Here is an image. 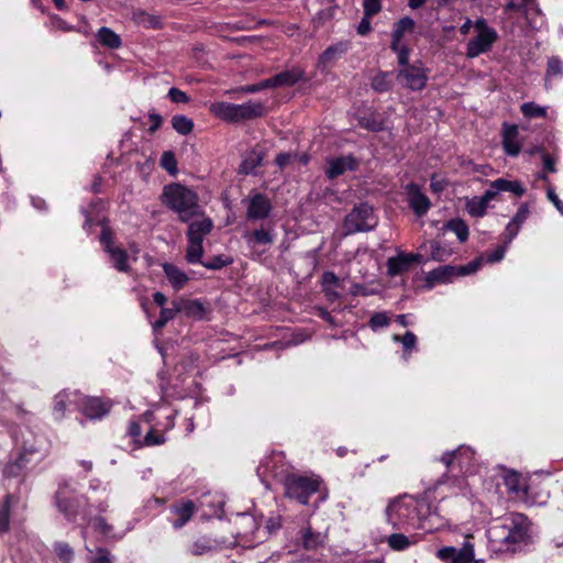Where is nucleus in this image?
Wrapping results in <instances>:
<instances>
[{"mask_svg": "<svg viewBox=\"0 0 563 563\" xmlns=\"http://www.w3.org/2000/svg\"><path fill=\"white\" fill-rule=\"evenodd\" d=\"M489 550L494 553L516 552L530 541V522L519 512H512L487 530Z\"/></svg>", "mask_w": 563, "mask_h": 563, "instance_id": "nucleus-1", "label": "nucleus"}, {"mask_svg": "<svg viewBox=\"0 0 563 563\" xmlns=\"http://www.w3.org/2000/svg\"><path fill=\"white\" fill-rule=\"evenodd\" d=\"M428 511L429 505L423 499L402 495L389 503L386 517L395 529H419Z\"/></svg>", "mask_w": 563, "mask_h": 563, "instance_id": "nucleus-2", "label": "nucleus"}, {"mask_svg": "<svg viewBox=\"0 0 563 563\" xmlns=\"http://www.w3.org/2000/svg\"><path fill=\"white\" fill-rule=\"evenodd\" d=\"M162 202L176 212L183 222H189L207 218L198 202L197 194L180 184H170L164 187Z\"/></svg>", "mask_w": 563, "mask_h": 563, "instance_id": "nucleus-3", "label": "nucleus"}, {"mask_svg": "<svg viewBox=\"0 0 563 563\" xmlns=\"http://www.w3.org/2000/svg\"><path fill=\"white\" fill-rule=\"evenodd\" d=\"M213 228L212 220L210 218H202L194 221L188 225L187 230V249H186V261L190 264H202L209 269H220L229 264L227 258L222 256H216L209 261L202 262L203 255V240L211 232Z\"/></svg>", "mask_w": 563, "mask_h": 563, "instance_id": "nucleus-4", "label": "nucleus"}, {"mask_svg": "<svg viewBox=\"0 0 563 563\" xmlns=\"http://www.w3.org/2000/svg\"><path fill=\"white\" fill-rule=\"evenodd\" d=\"M48 448L49 443L45 437L35 435L26 429L25 432H22V452L14 461H10L4 466V476L19 477L29 463L41 461Z\"/></svg>", "mask_w": 563, "mask_h": 563, "instance_id": "nucleus-5", "label": "nucleus"}, {"mask_svg": "<svg viewBox=\"0 0 563 563\" xmlns=\"http://www.w3.org/2000/svg\"><path fill=\"white\" fill-rule=\"evenodd\" d=\"M177 413V410L168 405L157 406L144 413V422L147 426L145 446L159 445L166 441L165 433L174 428Z\"/></svg>", "mask_w": 563, "mask_h": 563, "instance_id": "nucleus-6", "label": "nucleus"}, {"mask_svg": "<svg viewBox=\"0 0 563 563\" xmlns=\"http://www.w3.org/2000/svg\"><path fill=\"white\" fill-rule=\"evenodd\" d=\"M84 501L85 497L82 495H76L75 489L68 482L60 484L55 495L56 507L69 521L76 519Z\"/></svg>", "mask_w": 563, "mask_h": 563, "instance_id": "nucleus-7", "label": "nucleus"}, {"mask_svg": "<svg viewBox=\"0 0 563 563\" xmlns=\"http://www.w3.org/2000/svg\"><path fill=\"white\" fill-rule=\"evenodd\" d=\"M376 225L373 208L367 203H361L353 208V210L344 219L345 234H353L356 232L369 231Z\"/></svg>", "mask_w": 563, "mask_h": 563, "instance_id": "nucleus-8", "label": "nucleus"}, {"mask_svg": "<svg viewBox=\"0 0 563 563\" xmlns=\"http://www.w3.org/2000/svg\"><path fill=\"white\" fill-rule=\"evenodd\" d=\"M474 26L478 34L467 42L466 55L470 58L477 57L488 52L497 40L496 31L487 25L485 19H478Z\"/></svg>", "mask_w": 563, "mask_h": 563, "instance_id": "nucleus-9", "label": "nucleus"}, {"mask_svg": "<svg viewBox=\"0 0 563 563\" xmlns=\"http://www.w3.org/2000/svg\"><path fill=\"white\" fill-rule=\"evenodd\" d=\"M319 484L317 478L291 475L285 481L286 495L306 505L310 496L318 490Z\"/></svg>", "mask_w": 563, "mask_h": 563, "instance_id": "nucleus-10", "label": "nucleus"}, {"mask_svg": "<svg viewBox=\"0 0 563 563\" xmlns=\"http://www.w3.org/2000/svg\"><path fill=\"white\" fill-rule=\"evenodd\" d=\"M100 243L104 252L109 255L113 267L119 272L128 273L130 271L128 253L123 249L114 245L112 232L107 227L102 228Z\"/></svg>", "mask_w": 563, "mask_h": 563, "instance_id": "nucleus-11", "label": "nucleus"}, {"mask_svg": "<svg viewBox=\"0 0 563 563\" xmlns=\"http://www.w3.org/2000/svg\"><path fill=\"white\" fill-rule=\"evenodd\" d=\"M209 112L217 119L228 123H239L246 118V106L228 101H214L209 104Z\"/></svg>", "mask_w": 563, "mask_h": 563, "instance_id": "nucleus-12", "label": "nucleus"}, {"mask_svg": "<svg viewBox=\"0 0 563 563\" xmlns=\"http://www.w3.org/2000/svg\"><path fill=\"white\" fill-rule=\"evenodd\" d=\"M397 79L410 90H422L428 80L427 69L420 63H415L410 67L400 68Z\"/></svg>", "mask_w": 563, "mask_h": 563, "instance_id": "nucleus-13", "label": "nucleus"}, {"mask_svg": "<svg viewBox=\"0 0 563 563\" xmlns=\"http://www.w3.org/2000/svg\"><path fill=\"white\" fill-rule=\"evenodd\" d=\"M81 394L78 391L62 390L53 399L52 413L55 420H62L67 412L78 410Z\"/></svg>", "mask_w": 563, "mask_h": 563, "instance_id": "nucleus-14", "label": "nucleus"}, {"mask_svg": "<svg viewBox=\"0 0 563 563\" xmlns=\"http://www.w3.org/2000/svg\"><path fill=\"white\" fill-rule=\"evenodd\" d=\"M305 71L301 68H292L289 70L282 71L277 74L276 76L266 79L262 81L258 85H249V93L250 92H256L261 89L267 88V87H276V86H291L299 80L303 79Z\"/></svg>", "mask_w": 563, "mask_h": 563, "instance_id": "nucleus-15", "label": "nucleus"}, {"mask_svg": "<svg viewBox=\"0 0 563 563\" xmlns=\"http://www.w3.org/2000/svg\"><path fill=\"white\" fill-rule=\"evenodd\" d=\"M112 402L109 399L81 395L78 410L89 419H101L109 413Z\"/></svg>", "mask_w": 563, "mask_h": 563, "instance_id": "nucleus-16", "label": "nucleus"}, {"mask_svg": "<svg viewBox=\"0 0 563 563\" xmlns=\"http://www.w3.org/2000/svg\"><path fill=\"white\" fill-rule=\"evenodd\" d=\"M197 507L194 501L189 499H181L169 507L168 521L174 529L183 528L192 518Z\"/></svg>", "mask_w": 563, "mask_h": 563, "instance_id": "nucleus-17", "label": "nucleus"}, {"mask_svg": "<svg viewBox=\"0 0 563 563\" xmlns=\"http://www.w3.org/2000/svg\"><path fill=\"white\" fill-rule=\"evenodd\" d=\"M350 45L347 42H338L323 51L317 60L316 67L321 73L329 71L334 64L347 52Z\"/></svg>", "mask_w": 563, "mask_h": 563, "instance_id": "nucleus-18", "label": "nucleus"}, {"mask_svg": "<svg viewBox=\"0 0 563 563\" xmlns=\"http://www.w3.org/2000/svg\"><path fill=\"white\" fill-rule=\"evenodd\" d=\"M407 201L409 207L418 216H424L431 207L430 199L421 191L417 184L406 186Z\"/></svg>", "mask_w": 563, "mask_h": 563, "instance_id": "nucleus-19", "label": "nucleus"}, {"mask_svg": "<svg viewBox=\"0 0 563 563\" xmlns=\"http://www.w3.org/2000/svg\"><path fill=\"white\" fill-rule=\"evenodd\" d=\"M172 306L187 318L202 320L207 314L205 305L197 299L178 298L172 302Z\"/></svg>", "mask_w": 563, "mask_h": 563, "instance_id": "nucleus-20", "label": "nucleus"}, {"mask_svg": "<svg viewBox=\"0 0 563 563\" xmlns=\"http://www.w3.org/2000/svg\"><path fill=\"white\" fill-rule=\"evenodd\" d=\"M420 258L418 254L399 253L397 256L387 260V273L389 276L401 275Z\"/></svg>", "mask_w": 563, "mask_h": 563, "instance_id": "nucleus-21", "label": "nucleus"}, {"mask_svg": "<svg viewBox=\"0 0 563 563\" xmlns=\"http://www.w3.org/2000/svg\"><path fill=\"white\" fill-rule=\"evenodd\" d=\"M327 176L334 179L347 170H354L357 166L355 158L351 155L331 158L327 161Z\"/></svg>", "mask_w": 563, "mask_h": 563, "instance_id": "nucleus-22", "label": "nucleus"}, {"mask_svg": "<svg viewBox=\"0 0 563 563\" xmlns=\"http://www.w3.org/2000/svg\"><path fill=\"white\" fill-rule=\"evenodd\" d=\"M519 130L516 124L503 125V147L506 154L517 156L520 153L521 144L518 140Z\"/></svg>", "mask_w": 563, "mask_h": 563, "instance_id": "nucleus-23", "label": "nucleus"}, {"mask_svg": "<svg viewBox=\"0 0 563 563\" xmlns=\"http://www.w3.org/2000/svg\"><path fill=\"white\" fill-rule=\"evenodd\" d=\"M272 205L268 198L257 194L249 201V218L263 219L269 214Z\"/></svg>", "mask_w": 563, "mask_h": 563, "instance_id": "nucleus-24", "label": "nucleus"}, {"mask_svg": "<svg viewBox=\"0 0 563 563\" xmlns=\"http://www.w3.org/2000/svg\"><path fill=\"white\" fill-rule=\"evenodd\" d=\"M163 271L172 287L177 291L183 289L189 280L188 275L174 264L164 263Z\"/></svg>", "mask_w": 563, "mask_h": 563, "instance_id": "nucleus-25", "label": "nucleus"}, {"mask_svg": "<svg viewBox=\"0 0 563 563\" xmlns=\"http://www.w3.org/2000/svg\"><path fill=\"white\" fill-rule=\"evenodd\" d=\"M97 38L102 46L119 48L122 44L121 37L111 29L102 26L97 32Z\"/></svg>", "mask_w": 563, "mask_h": 563, "instance_id": "nucleus-26", "label": "nucleus"}, {"mask_svg": "<svg viewBox=\"0 0 563 563\" xmlns=\"http://www.w3.org/2000/svg\"><path fill=\"white\" fill-rule=\"evenodd\" d=\"M302 545L306 550H317L322 547L327 540V534L313 532L311 528H307L302 532Z\"/></svg>", "mask_w": 563, "mask_h": 563, "instance_id": "nucleus-27", "label": "nucleus"}, {"mask_svg": "<svg viewBox=\"0 0 563 563\" xmlns=\"http://www.w3.org/2000/svg\"><path fill=\"white\" fill-rule=\"evenodd\" d=\"M413 27L415 21L411 18L405 16L400 19L395 25L390 48H397V44H400L404 34L406 32H411Z\"/></svg>", "mask_w": 563, "mask_h": 563, "instance_id": "nucleus-28", "label": "nucleus"}, {"mask_svg": "<svg viewBox=\"0 0 563 563\" xmlns=\"http://www.w3.org/2000/svg\"><path fill=\"white\" fill-rule=\"evenodd\" d=\"M473 455V452L470 448H466V446H460L457 450H454V451H450V452H446L444 453L442 456H441V462L443 464H445L446 466H451L454 461H457V463L460 464V466H462L463 464V459L464 457H467L470 459L471 456Z\"/></svg>", "mask_w": 563, "mask_h": 563, "instance_id": "nucleus-29", "label": "nucleus"}, {"mask_svg": "<svg viewBox=\"0 0 563 563\" xmlns=\"http://www.w3.org/2000/svg\"><path fill=\"white\" fill-rule=\"evenodd\" d=\"M493 187L500 191H509L512 192L517 197H521L525 194V188L520 181L517 180H507L504 178H498L493 181Z\"/></svg>", "mask_w": 563, "mask_h": 563, "instance_id": "nucleus-30", "label": "nucleus"}, {"mask_svg": "<svg viewBox=\"0 0 563 563\" xmlns=\"http://www.w3.org/2000/svg\"><path fill=\"white\" fill-rule=\"evenodd\" d=\"M456 267L453 266H444L437 269L431 271L428 274L427 282L430 284L433 283H444L450 280V278L456 275Z\"/></svg>", "mask_w": 563, "mask_h": 563, "instance_id": "nucleus-31", "label": "nucleus"}, {"mask_svg": "<svg viewBox=\"0 0 563 563\" xmlns=\"http://www.w3.org/2000/svg\"><path fill=\"white\" fill-rule=\"evenodd\" d=\"M170 123L173 129L180 135H188L194 130V121L184 114L174 115Z\"/></svg>", "mask_w": 563, "mask_h": 563, "instance_id": "nucleus-32", "label": "nucleus"}, {"mask_svg": "<svg viewBox=\"0 0 563 563\" xmlns=\"http://www.w3.org/2000/svg\"><path fill=\"white\" fill-rule=\"evenodd\" d=\"M142 423L144 422V416L139 420H131L128 426V434L134 443L145 446V434L142 432Z\"/></svg>", "mask_w": 563, "mask_h": 563, "instance_id": "nucleus-33", "label": "nucleus"}, {"mask_svg": "<svg viewBox=\"0 0 563 563\" xmlns=\"http://www.w3.org/2000/svg\"><path fill=\"white\" fill-rule=\"evenodd\" d=\"M413 543H416V540L410 539L402 533H393L387 538V544L394 551H404Z\"/></svg>", "mask_w": 563, "mask_h": 563, "instance_id": "nucleus-34", "label": "nucleus"}, {"mask_svg": "<svg viewBox=\"0 0 563 563\" xmlns=\"http://www.w3.org/2000/svg\"><path fill=\"white\" fill-rule=\"evenodd\" d=\"M268 151L267 143L257 144L251 153H249V170L253 169L262 164L263 158L265 157Z\"/></svg>", "mask_w": 563, "mask_h": 563, "instance_id": "nucleus-35", "label": "nucleus"}, {"mask_svg": "<svg viewBox=\"0 0 563 563\" xmlns=\"http://www.w3.org/2000/svg\"><path fill=\"white\" fill-rule=\"evenodd\" d=\"M177 313L178 310H176L174 306H172V308H162L159 318L152 324L154 333L157 334Z\"/></svg>", "mask_w": 563, "mask_h": 563, "instance_id": "nucleus-36", "label": "nucleus"}, {"mask_svg": "<svg viewBox=\"0 0 563 563\" xmlns=\"http://www.w3.org/2000/svg\"><path fill=\"white\" fill-rule=\"evenodd\" d=\"M54 552L62 563H71L75 556L71 547L63 541L54 543Z\"/></svg>", "mask_w": 563, "mask_h": 563, "instance_id": "nucleus-37", "label": "nucleus"}, {"mask_svg": "<svg viewBox=\"0 0 563 563\" xmlns=\"http://www.w3.org/2000/svg\"><path fill=\"white\" fill-rule=\"evenodd\" d=\"M393 340L402 344L406 356H409V354L416 349L417 345V336L411 331H407L404 335L395 334Z\"/></svg>", "mask_w": 563, "mask_h": 563, "instance_id": "nucleus-38", "label": "nucleus"}, {"mask_svg": "<svg viewBox=\"0 0 563 563\" xmlns=\"http://www.w3.org/2000/svg\"><path fill=\"white\" fill-rule=\"evenodd\" d=\"M474 547L466 542L461 549H455V556L451 563H472L474 561Z\"/></svg>", "mask_w": 563, "mask_h": 563, "instance_id": "nucleus-39", "label": "nucleus"}, {"mask_svg": "<svg viewBox=\"0 0 563 563\" xmlns=\"http://www.w3.org/2000/svg\"><path fill=\"white\" fill-rule=\"evenodd\" d=\"M445 228L454 232L461 242H465L468 238V227L461 219H453L449 221Z\"/></svg>", "mask_w": 563, "mask_h": 563, "instance_id": "nucleus-40", "label": "nucleus"}, {"mask_svg": "<svg viewBox=\"0 0 563 563\" xmlns=\"http://www.w3.org/2000/svg\"><path fill=\"white\" fill-rule=\"evenodd\" d=\"M390 74L386 71H380L375 75L372 79V88L377 92H385L391 88V82L389 79Z\"/></svg>", "mask_w": 563, "mask_h": 563, "instance_id": "nucleus-41", "label": "nucleus"}, {"mask_svg": "<svg viewBox=\"0 0 563 563\" xmlns=\"http://www.w3.org/2000/svg\"><path fill=\"white\" fill-rule=\"evenodd\" d=\"M282 526L279 518H269L265 521V526L262 527L257 523L256 533L258 534V539L267 538L272 532L277 531Z\"/></svg>", "mask_w": 563, "mask_h": 563, "instance_id": "nucleus-42", "label": "nucleus"}, {"mask_svg": "<svg viewBox=\"0 0 563 563\" xmlns=\"http://www.w3.org/2000/svg\"><path fill=\"white\" fill-rule=\"evenodd\" d=\"M521 112L526 118H543L547 114V109L540 107L534 102H526L521 106Z\"/></svg>", "mask_w": 563, "mask_h": 563, "instance_id": "nucleus-43", "label": "nucleus"}, {"mask_svg": "<svg viewBox=\"0 0 563 563\" xmlns=\"http://www.w3.org/2000/svg\"><path fill=\"white\" fill-rule=\"evenodd\" d=\"M212 544L210 540L206 538H200L197 541L192 542L189 547V552L192 555H203L209 553L212 550Z\"/></svg>", "mask_w": 563, "mask_h": 563, "instance_id": "nucleus-44", "label": "nucleus"}, {"mask_svg": "<svg viewBox=\"0 0 563 563\" xmlns=\"http://www.w3.org/2000/svg\"><path fill=\"white\" fill-rule=\"evenodd\" d=\"M14 501L12 495H7L2 509L0 510V533L5 532L9 527V510Z\"/></svg>", "mask_w": 563, "mask_h": 563, "instance_id": "nucleus-45", "label": "nucleus"}, {"mask_svg": "<svg viewBox=\"0 0 563 563\" xmlns=\"http://www.w3.org/2000/svg\"><path fill=\"white\" fill-rule=\"evenodd\" d=\"M251 241L255 244L267 246L273 243V235L269 230L262 228L253 232Z\"/></svg>", "mask_w": 563, "mask_h": 563, "instance_id": "nucleus-46", "label": "nucleus"}, {"mask_svg": "<svg viewBox=\"0 0 563 563\" xmlns=\"http://www.w3.org/2000/svg\"><path fill=\"white\" fill-rule=\"evenodd\" d=\"M87 527H91L93 530L100 532L102 536H109L112 531V526L108 525L102 517H95L87 521Z\"/></svg>", "mask_w": 563, "mask_h": 563, "instance_id": "nucleus-47", "label": "nucleus"}, {"mask_svg": "<svg viewBox=\"0 0 563 563\" xmlns=\"http://www.w3.org/2000/svg\"><path fill=\"white\" fill-rule=\"evenodd\" d=\"M267 113V107L264 101L249 100V119L260 118Z\"/></svg>", "mask_w": 563, "mask_h": 563, "instance_id": "nucleus-48", "label": "nucleus"}, {"mask_svg": "<svg viewBox=\"0 0 563 563\" xmlns=\"http://www.w3.org/2000/svg\"><path fill=\"white\" fill-rule=\"evenodd\" d=\"M487 209V203L479 199H473L467 203V211L471 216L482 217Z\"/></svg>", "mask_w": 563, "mask_h": 563, "instance_id": "nucleus-49", "label": "nucleus"}, {"mask_svg": "<svg viewBox=\"0 0 563 563\" xmlns=\"http://www.w3.org/2000/svg\"><path fill=\"white\" fill-rule=\"evenodd\" d=\"M89 563H111L110 552L106 549L99 548L96 552L89 551Z\"/></svg>", "mask_w": 563, "mask_h": 563, "instance_id": "nucleus-50", "label": "nucleus"}, {"mask_svg": "<svg viewBox=\"0 0 563 563\" xmlns=\"http://www.w3.org/2000/svg\"><path fill=\"white\" fill-rule=\"evenodd\" d=\"M162 167L170 174L177 172V162L173 152H164L161 159Z\"/></svg>", "mask_w": 563, "mask_h": 563, "instance_id": "nucleus-51", "label": "nucleus"}, {"mask_svg": "<svg viewBox=\"0 0 563 563\" xmlns=\"http://www.w3.org/2000/svg\"><path fill=\"white\" fill-rule=\"evenodd\" d=\"M395 53H397L398 64L401 68L410 67L412 64H409V48L405 45L397 44V48H391Z\"/></svg>", "mask_w": 563, "mask_h": 563, "instance_id": "nucleus-52", "label": "nucleus"}, {"mask_svg": "<svg viewBox=\"0 0 563 563\" xmlns=\"http://www.w3.org/2000/svg\"><path fill=\"white\" fill-rule=\"evenodd\" d=\"M548 75L549 76H562L563 75V63L559 57H551L548 60Z\"/></svg>", "mask_w": 563, "mask_h": 563, "instance_id": "nucleus-53", "label": "nucleus"}, {"mask_svg": "<svg viewBox=\"0 0 563 563\" xmlns=\"http://www.w3.org/2000/svg\"><path fill=\"white\" fill-rule=\"evenodd\" d=\"M389 324V318L384 312L374 313L371 317L369 325L373 330L387 327Z\"/></svg>", "mask_w": 563, "mask_h": 563, "instance_id": "nucleus-54", "label": "nucleus"}, {"mask_svg": "<svg viewBox=\"0 0 563 563\" xmlns=\"http://www.w3.org/2000/svg\"><path fill=\"white\" fill-rule=\"evenodd\" d=\"M222 505H223V503L221 499H217V500H212V501H208V503H205V501L200 503L201 507L208 506L210 508L209 511L203 512V515L208 516V517L221 516Z\"/></svg>", "mask_w": 563, "mask_h": 563, "instance_id": "nucleus-55", "label": "nucleus"}, {"mask_svg": "<svg viewBox=\"0 0 563 563\" xmlns=\"http://www.w3.org/2000/svg\"><path fill=\"white\" fill-rule=\"evenodd\" d=\"M520 227L512 220L507 224L505 230V244L508 245L519 233Z\"/></svg>", "mask_w": 563, "mask_h": 563, "instance_id": "nucleus-56", "label": "nucleus"}, {"mask_svg": "<svg viewBox=\"0 0 563 563\" xmlns=\"http://www.w3.org/2000/svg\"><path fill=\"white\" fill-rule=\"evenodd\" d=\"M455 549L454 547H444L438 550L437 558L440 559L443 562H453L455 556Z\"/></svg>", "mask_w": 563, "mask_h": 563, "instance_id": "nucleus-57", "label": "nucleus"}, {"mask_svg": "<svg viewBox=\"0 0 563 563\" xmlns=\"http://www.w3.org/2000/svg\"><path fill=\"white\" fill-rule=\"evenodd\" d=\"M529 213H530V211H529L528 205L522 203L511 220L515 223H517L519 227H521V224L528 219Z\"/></svg>", "mask_w": 563, "mask_h": 563, "instance_id": "nucleus-58", "label": "nucleus"}, {"mask_svg": "<svg viewBox=\"0 0 563 563\" xmlns=\"http://www.w3.org/2000/svg\"><path fill=\"white\" fill-rule=\"evenodd\" d=\"M168 97L173 102L176 103H185L189 100L188 96L183 90L175 87L169 89Z\"/></svg>", "mask_w": 563, "mask_h": 563, "instance_id": "nucleus-59", "label": "nucleus"}, {"mask_svg": "<svg viewBox=\"0 0 563 563\" xmlns=\"http://www.w3.org/2000/svg\"><path fill=\"white\" fill-rule=\"evenodd\" d=\"M505 484L511 492L518 493L521 490L520 478L516 473L507 475Z\"/></svg>", "mask_w": 563, "mask_h": 563, "instance_id": "nucleus-60", "label": "nucleus"}, {"mask_svg": "<svg viewBox=\"0 0 563 563\" xmlns=\"http://www.w3.org/2000/svg\"><path fill=\"white\" fill-rule=\"evenodd\" d=\"M380 10L379 0H364V11L366 15H374Z\"/></svg>", "mask_w": 563, "mask_h": 563, "instance_id": "nucleus-61", "label": "nucleus"}, {"mask_svg": "<svg viewBox=\"0 0 563 563\" xmlns=\"http://www.w3.org/2000/svg\"><path fill=\"white\" fill-rule=\"evenodd\" d=\"M479 266H481V263L478 261H474L467 265L457 267L456 275L465 276V275L472 274V273L476 272Z\"/></svg>", "mask_w": 563, "mask_h": 563, "instance_id": "nucleus-62", "label": "nucleus"}, {"mask_svg": "<svg viewBox=\"0 0 563 563\" xmlns=\"http://www.w3.org/2000/svg\"><path fill=\"white\" fill-rule=\"evenodd\" d=\"M541 157L544 169L549 173H555V158L544 152H542Z\"/></svg>", "mask_w": 563, "mask_h": 563, "instance_id": "nucleus-63", "label": "nucleus"}, {"mask_svg": "<svg viewBox=\"0 0 563 563\" xmlns=\"http://www.w3.org/2000/svg\"><path fill=\"white\" fill-rule=\"evenodd\" d=\"M430 247H431L430 255H431V257L433 260H435V261H443L444 260V251L441 249L439 243L431 242Z\"/></svg>", "mask_w": 563, "mask_h": 563, "instance_id": "nucleus-64", "label": "nucleus"}]
</instances>
